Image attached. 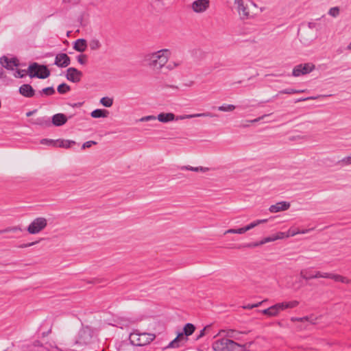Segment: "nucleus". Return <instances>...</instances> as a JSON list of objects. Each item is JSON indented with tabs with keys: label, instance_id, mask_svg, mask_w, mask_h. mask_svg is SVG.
Returning <instances> with one entry per match:
<instances>
[{
	"label": "nucleus",
	"instance_id": "nucleus-7",
	"mask_svg": "<svg viewBox=\"0 0 351 351\" xmlns=\"http://www.w3.org/2000/svg\"><path fill=\"white\" fill-rule=\"evenodd\" d=\"M47 226V219L40 217L35 218L27 226V231L30 234H36L42 232Z\"/></svg>",
	"mask_w": 351,
	"mask_h": 351
},
{
	"label": "nucleus",
	"instance_id": "nucleus-24",
	"mask_svg": "<svg viewBox=\"0 0 351 351\" xmlns=\"http://www.w3.org/2000/svg\"><path fill=\"white\" fill-rule=\"evenodd\" d=\"M86 47H87V44H86V40L83 39V38H80V39H77L75 42L73 48L79 52H84L86 50Z\"/></svg>",
	"mask_w": 351,
	"mask_h": 351
},
{
	"label": "nucleus",
	"instance_id": "nucleus-58",
	"mask_svg": "<svg viewBox=\"0 0 351 351\" xmlns=\"http://www.w3.org/2000/svg\"><path fill=\"white\" fill-rule=\"evenodd\" d=\"M348 49L351 50V43L347 47Z\"/></svg>",
	"mask_w": 351,
	"mask_h": 351
},
{
	"label": "nucleus",
	"instance_id": "nucleus-14",
	"mask_svg": "<svg viewBox=\"0 0 351 351\" xmlns=\"http://www.w3.org/2000/svg\"><path fill=\"white\" fill-rule=\"evenodd\" d=\"M70 64V58L66 53H58L56 56L55 64L59 67H66Z\"/></svg>",
	"mask_w": 351,
	"mask_h": 351
},
{
	"label": "nucleus",
	"instance_id": "nucleus-29",
	"mask_svg": "<svg viewBox=\"0 0 351 351\" xmlns=\"http://www.w3.org/2000/svg\"><path fill=\"white\" fill-rule=\"evenodd\" d=\"M23 231L22 228L19 226L7 227L4 229L0 230V234L8 232L19 233Z\"/></svg>",
	"mask_w": 351,
	"mask_h": 351
},
{
	"label": "nucleus",
	"instance_id": "nucleus-53",
	"mask_svg": "<svg viewBox=\"0 0 351 351\" xmlns=\"http://www.w3.org/2000/svg\"><path fill=\"white\" fill-rule=\"evenodd\" d=\"M35 112H36V110H33V111L27 112L26 113V116H27V117H30V116H32V115Z\"/></svg>",
	"mask_w": 351,
	"mask_h": 351
},
{
	"label": "nucleus",
	"instance_id": "nucleus-3",
	"mask_svg": "<svg viewBox=\"0 0 351 351\" xmlns=\"http://www.w3.org/2000/svg\"><path fill=\"white\" fill-rule=\"evenodd\" d=\"M195 330L193 324L188 323L183 328V332L178 334L177 337L171 341L167 348H177L188 341L187 337L191 335Z\"/></svg>",
	"mask_w": 351,
	"mask_h": 351
},
{
	"label": "nucleus",
	"instance_id": "nucleus-47",
	"mask_svg": "<svg viewBox=\"0 0 351 351\" xmlns=\"http://www.w3.org/2000/svg\"><path fill=\"white\" fill-rule=\"evenodd\" d=\"M309 231V230H291V229H289L287 232H292V233H294V236L296 235V234H306Z\"/></svg>",
	"mask_w": 351,
	"mask_h": 351
},
{
	"label": "nucleus",
	"instance_id": "nucleus-46",
	"mask_svg": "<svg viewBox=\"0 0 351 351\" xmlns=\"http://www.w3.org/2000/svg\"><path fill=\"white\" fill-rule=\"evenodd\" d=\"M27 73V71H25V70H18L15 73H14V77H23L25 74Z\"/></svg>",
	"mask_w": 351,
	"mask_h": 351
},
{
	"label": "nucleus",
	"instance_id": "nucleus-18",
	"mask_svg": "<svg viewBox=\"0 0 351 351\" xmlns=\"http://www.w3.org/2000/svg\"><path fill=\"white\" fill-rule=\"evenodd\" d=\"M235 3L237 5L238 12L243 19H247L250 16L247 8L244 5L243 0H235Z\"/></svg>",
	"mask_w": 351,
	"mask_h": 351
},
{
	"label": "nucleus",
	"instance_id": "nucleus-9",
	"mask_svg": "<svg viewBox=\"0 0 351 351\" xmlns=\"http://www.w3.org/2000/svg\"><path fill=\"white\" fill-rule=\"evenodd\" d=\"M91 340V332L88 328H82L80 330L76 343L80 345L88 344Z\"/></svg>",
	"mask_w": 351,
	"mask_h": 351
},
{
	"label": "nucleus",
	"instance_id": "nucleus-45",
	"mask_svg": "<svg viewBox=\"0 0 351 351\" xmlns=\"http://www.w3.org/2000/svg\"><path fill=\"white\" fill-rule=\"evenodd\" d=\"M180 65V63L179 62H171L167 66V69L169 70H173L175 68L178 67Z\"/></svg>",
	"mask_w": 351,
	"mask_h": 351
},
{
	"label": "nucleus",
	"instance_id": "nucleus-39",
	"mask_svg": "<svg viewBox=\"0 0 351 351\" xmlns=\"http://www.w3.org/2000/svg\"><path fill=\"white\" fill-rule=\"evenodd\" d=\"M55 143H56V140L48 139V138H43L40 140V144L47 145V146L54 147Z\"/></svg>",
	"mask_w": 351,
	"mask_h": 351
},
{
	"label": "nucleus",
	"instance_id": "nucleus-31",
	"mask_svg": "<svg viewBox=\"0 0 351 351\" xmlns=\"http://www.w3.org/2000/svg\"><path fill=\"white\" fill-rule=\"evenodd\" d=\"M181 169H186V170L196 171V172H198V171L206 172V171H208V168H207V167H193L191 166L182 167Z\"/></svg>",
	"mask_w": 351,
	"mask_h": 351
},
{
	"label": "nucleus",
	"instance_id": "nucleus-25",
	"mask_svg": "<svg viewBox=\"0 0 351 351\" xmlns=\"http://www.w3.org/2000/svg\"><path fill=\"white\" fill-rule=\"evenodd\" d=\"M276 241V239H275V237H274V234L272 236L264 238L263 239H262L259 242L252 243L247 244V247H258L259 245H263V244H265L266 243L272 242V241Z\"/></svg>",
	"mask_w": 351,
	"mask_h": 351
},
{
	"label": "nucleus",
	"instance_id": "nucleus-15",
	"mask_svg": "<svg viewBox=\"0 0 351 351\" xmlns=\"http://www.w3.org/2000/svg\"><path fill=\"white\" fill-rule=\"evenodd\" d=\"M290 204L287 202H280L276 204L270 206L269 210L270 213H276L280 211H285L289 208Z\"/></svg>",
	"mask_w": 351,
	"mask_h": 351
},
{
	"label": "nucleus",
	"instance_id": "nucleus-44",
	"mask_svg": "<svg viewBox=\"0 0 351 351\" xmlns=\"http://www.w3.org/2000/svg\"><path fill=\"white\" fill-rule=\"evenodd\" d=\"M77 61L81 64H85L87 62V57L86 55L82 54L77 56Z\"/></svg>",
	"mask_w": 351,
	"mask_h": 351
},
{
	"label": "nucleus",
	"instance_id": "nucleus-12",
	"mask_svg": "<svg viewBox=\"0 0 351 351\" xmlns=\"http://www.w3.org/2000/svg\"><path fill=\"white\" fill-rule=\"evenodd\" d=\"M209 6V0H196L192 4V8L195 12H203Z\"/></svg>",
	"mask_w": 351,
	"mask_h": 351
},
{
	"label": "nucleus",
	"instance_id": "nucleus-17",
	"mask_svg": "<svg viewBox=\"0 0 351 351\" xmlns=\"http://www.w3.org/2000/svg\"><path fill=\"white\" fill-rule=\"evenodd\" d=\"M17 60L16 58L9 59L5 56H3L1 58L0 62L1 65L10 70H13L14 67L18 66Z\"/></svg>",
	"mask_w": 351,
	"mask_h": 351
},
{
	"label": "nucleus",
	"instance_id": "nucleus-56",
	"mask_svg": "<svg viewBox=\"0 0 351 351\" xmlns=\"http://www.w3.org/2000/svg\"><path fill=\"white\" fill-rule=\"evenodd\" d=\"M4 77V74L3 71H0V78H2Z\"/></svg>",
	"mask_w": 351,
	"mask_h": 351
},
{
	"label": "nucleus",
	"instance_id": "nucleus-21",
	"mask_svg": "<svg viewBox=\"0 0 351 351\" xmlns=\"http://www.w3.org/2000/svg\"><path fill=\"white\" fill-rule=\"evenodd\" d=\"M29 123L31 124L37 125L42 127H49L51 125L50 121L44 117L32 119L29 120Z\"/></svg>",
	"mask_w": 351,
	"mask_h": 351
},
{
	"label": "nucleus",
	"instance_id": "nucleus-26",
	"mask_svg": "<svg viewBox=\"0 0 351 351\" xmlns=\"http://www.w3.org/2000/svg\"><path fill=\"white\" fill-rule=\"evenodd\" d=\"M267 219H257L256 221H254L249 223L248 225L243 227L244 230V232L245 233L247 231L253 229L254 228L256 227L257 226L267 222Z\"/></svg>",
	"mask_w": 351,
	"mask_h": 351
},
{
	"label": "nucleus",
	"instance_id": "nucleus-32",
	"mask_svg": "<svg viewBox=\"0 0 351 351\" xmlns=\"http://www.w3.org/2000/svg\"><path fill=\"white\" fill-rule=\"evenodd\" d=\"M274 237H275V239L276 241L278 239H283L285 238H289L290 237H294V233L288 232H279L276 233V234H274Z\"/></svg>",
	"mask_w": 351,
	"mask_h": 351
},
{
	"label": "nucleus",
	"instance_id": "nucleus-38",
	"mask_svg": "<svg viewBox=\"0 0 351 351\" xmlns=\"http://www.w3.org/2000/svg\"><path fill=\"white\" fill-rule=\"evenodd\" d=\"M244 230L242 228H238V229H228L225 232H224V234H244Z\"/></svg>",
	"mask_w": 351,
	"mask_h": 351
},
{
	"label": "nucleus",
	"instance_id": "nucleus-55",
	"mask_svg": "<svg viewBox=\"0 0 351 351\" xmlns=\"http://www.w3.org/2000/svg\"><path fill=\"white\" fill-rule=\"evenodd\" d=\"M265 301V300H263V301L259 302H258V303L253 304H254V308L259 306H260L263 302H264Z\"/></svg>",
	"mask_w": 351,
	"mask_h": 351
},
{
	"label": "nucleus",
	"instance_id": "nucleus-23",
	"mask_svg": "<svg viewBox=\"0 0 351 351\" xmlns=\"http://www.w3.org/2000/svg\"><path fill=\"white\" fill-rule=\"evenodd\" d=\"M156 119L160 122L167 123V122L175 120V114L171 112H168V113L162 112V113H160L157 116Z\"/></svg>",
	"mask_w": 351,
	"mask_h": 351
},
{
	"label": "nucleus",
	"instance_id": "nucleus-8",
	"mask_svg": "<svg viewBox=\"0 0 351 351\" xmlns=\"http://www.w3.org/2000/svg\"><path fill=\"white\" fill-rule=\"evenodd\" d=\"M315 69L314 64L311 63H306L304 64H299L295 66L293 69L292 75L294 77H299L302 75H306L311 72Z\"/></svg>",
	"mask_w": 351,
	"mask_h": 351
},
{
	"label": "nucleus",
	"instance_id": "nucleus-41",
	"mask_svg": "<svg viewBox=\"0 0 351 351\" xmlns=\"http://www.w3.org/2000/svg\"><path fill=\"white\" fill-rule=\"evenodd\" d=\"M291 322H310V317H291Z\"/></svg>",
	"mask_w": 351,
	"mask_h": 351
},
{
	"label": "nucleus",
	"instance_id": "nucleus-43",
	"mask_svg": "<svg viewBox=\"0 0 351 351\" xmlns=\"http://www.w3.org/2000/svg\"><path fill=\"white\" fill-rule=\"evenodd\" d=\"M156 117L154 115H148L145 117H143L139 119V121L141 122H145V121H153L156 120Z\"/></svg>",
	"mask_w": 351,
	"mask_h": 351
},
{
	"label": "nucleus",
	"instance_id": "nucleus-28",
	"mask_svg": "<svg viewBox=\"0 0 351 351\" xmlns=\"http://www.w3.org/2000/svg\"><path fill=\"white\" fill-rule=\"evenodd\" d=\"M56 143H55L54 147L69 148L71 144H75L74 141L62 139L56 140Z\"/></svg>",
	"mask_w": 351,
	"mask_h": 351
},
{
	"label": "nucleus",
	"instance_id": "nucleus-33",
	"mask_svg": "<svg viewBox=\"0 0 351 351\" xmlns=\"http://www.w3.org/2000/svg\"><path fill=\"white\" fill-rule=\"evenodd\" d=\"M236 108L232 104H223L218 107V110L221 112H232Z\"/></svg>",
	"mask_w": 351,
	"mask_h": 351
},
{
	"label": "nucleus",
	"instance_id": "nucleus-52",
	"mask_svg": "<svg viewBox=\"0 0 351 351\" xmlns=\"http://www.w3.org/2000/svg\"><path fill=\"white\" fill-rule=\"evenodd\" d=\"M243 308L247 309H252L254 308V304H248L247 306H243Z\"/></svg>",
	"mask_w": 351,
	"mask_h": 351
},
{
	"label": "nucleus",
	"instance_id": "nucleus-6",
	"mask_svg": "<svg viewBox=\"0 0 351 351\" xmlns=\"http://www.w3.org/2000/svg\"><path fill=\"white\" fill-rule=\"evenodd\" d=\"M27 73L30 77H38L45 79L50 75V71L45 65H40L38 63L30 64L27 69Z\"/></svg>",
	"mask_w": 351,
	"mask_h": 351
},
{
	"label": "nucleus",
	"instance_id": "nucleus-34",
	"mask_svg": "<svg viewBox=\"0 0 351 351\" xmlns=\"http://www.w3.org/2000/svg\"><path fill=\"white\" fill-rule=\"evenodd\" d=\"M89 47L91 50H97L101 47V43L97 39H92L89 42Z\"/></svg>",
	"mask_w": 351,
	"mask_h": 351
},
{
	"label": "nucleus",
	"instance_id": "nucleus-35",
	"mask_svg": "<svg viewBox=\"0 0 351 351\" xmlns=\"http://www.w3.org/2000/svg\"><path fill=\"white\" fill-rule=\"evenodd\" d=\"M57 90L59 93L64 94L70 90V86L65 83H62L58 86Z\"/></svg>",
	"mask_w": 351,
	"mask_h": 351
},
{
	"label": "nucleus",
	"instance_id": "nucleus-11",
	"mask_svg": "<svg viewBox=\"0 0 351 351\" xmlns=\"http://www.w3.org/2000/svg\"><path fill=\"white\" fill-rule=\"evenodd\" d=\"M82 73L77 69L70 67L66 70V77L68 80L76 83L79 82L82 78Z\"/></svg>",
	"mask_w": 351,
	"mask_h": 351
},
{
	"label": "nucleus",
	"instance_id": "nucleus-37",
	"mask_svg": "<svg viewBox=\"0 0 351 351\" xmlns=\"http://www.w3.org/2000/svg\"><path fill=\"white\" fill-rule=\"evenodd\" d=\"M338 163L342 166L351 165V155L343 158Z\"/></svg>",
	"mask_w": 351,
	"mask_h": 351
},
{
	"label": "nucleus",
	"instance_id": "nucleus-19",
	"mask_svg": "<svg viewBox=\"0 0 351 351\" xmlns=\"http://www.w3.org/2000/svg\"><path fill=\"white\" fill-rule=\"evenodd\" d=\"M67 117L62 113L56 114L52 117L51 123L55 126H61L66 123Z\"/></svg>",
	"mask_w": 351,
	"mask_h": 351
},
{
	"label": "nucleus",
	"instance_id": "nucleus-40",
	"mask_svg": "<svg viewBox=\"0 0 351 351\" xmlns=\"http://www.w3.org/2000/svg\"><path fill=\"white\" fill-rule=\"evenodd\" d=\"M55 93V90L53 87H47L43 88L40 93L45 95H51Z\"/></svg>",
	"mask_w": 351,
	"mask_h": 351
},
{
	"label": "nucleus",
	"instance_id": "nucleus-49",
	"mask_svg": "<svg viewBox=\"0 0 351 351\" xmlns=\"http://www.w3.org/2000/svg\"><path fill=\"white\" fill-rule=\"evenodd\" d=\"M95 144H96V142H95V141H87L83 144L82 148L85 149L86 147H91L92 145H95Z\"/></svg>",
	"mask_w": 351,
	"mask_h": 351
},
{
	"label": "nucleus",
	"instance_id": "nucleus-20",
	"mask_svg": "<svg viewBox=\"0 0 351 351\" xmlns=\"http://www.w3.org/2000/svg\"><path fill=\"white\" fill-rule=\"evenodd\" d=\"M19 93L25 97H32L34 95V90L29 84H23L19 88Z\"/></svg>",
	"mask_w": 351,
	"mask_h": 351
},
{
	"label": "nucleus",
	"instance_id": "nucleus-1",
	"mask_svg": "<svg viewBox=\"0 0 351 351\" xmlns=\"http://www.w3.org/2000/svg\"><path fill=\"white\" fill-rule=\"evenodd\" d=\"M171 56L170 49H162L146 53L143 56V62L153 71L160 72L166 66Z\"/></svg>",
	"mask_w": 351,
	"mask_h": 351
},
{
	"label": "nucleus",
	"instance_id": "nucleus-27",
	"mask_svg": "<svg viewBox=\"0 0 351 351\" xmlns=\"http://www.w3.org/2000/svg\"><path fill=\"white\" fill-rule=\"evenodd\" d=\"M108 114L106 110L96 109L91 112L90 115L93 118H106L108 117Z\"/></svg>",
	"mask_w": 351,
	"mask_h": 351
},
{
	"label": "nucleus",
	"instance_id": "nucleus-10",
	"mask_svg": "<svg viewBox=\"0 0 351 351\" xmlns=\"http://www.w3.org/2000/svg\"><path fill=\"white\" fill-rule=\"evenodd\" d=\"M242 333V332L234 329H221L219 330L218 333L214 337V338L223 335L228 339L240 340V337H239V335Z\"/></svg>",
	"mask_w": 351,
	"mask_h": 351
},
{
	"label": "nucleus",
	"instance_id": "nucleus-51",
	"mask_svg": "<svg viewBox=\"0 0 351 351\" xmlns=\"http://www.w3.org/2000/svg\"><path fill=\"white\" fill-rule=\"evenodd\" d=\"M267 114L263 115V116H261V117H258V118H257V119H254V120H251L250 122H251V123L258 122V121H261V120L263 119H264V117H267Z\"/></svg>",
	"mask_w": 351,
	"mask_h": 351
},
{
	"label": "nucleus",
	"instance_id": "nucleus-22",
	"mask_svg": "<svg viewBox=\"0 0 351 351\" xmlns=\"http://www.w3.org/2000/svg\"><path fill=\"white\" fill-rule=\"evenodd\" d=\"M317 276H323V278H330V279L333 280L335 282H340L341 283H344L346 281L345 276H343L339 274H332V273L324 272V275H319L318 274V275Z\"/></svg>",
	"mask_w": 351,
	"mask_h": 351
},
{
	"label": "nucleus",
	"instance_id": "nucleus-48",
	"mask_svg": "<svg viewBox=\"0 0 351 351\" xmlns=\"http://www.w3.org/2000/svg\"><path fill=\"white\" fill-rule=\"evenodd\" d=\"M40 241H33V242H31V243H24V244H22L19 246V247L21 248H25V247H32L33 245H35L36 244H38L39 243Z\"/></svg>",
	"mask_w": 351,
	"mask_h": 351
},
{
	"label": "nucleus",
	"instance_id": "nucleus-59",
	"mask_svg": "<svg viewBox=\"0 0 351 351\" xmlns=\"http://www.w3.org/2000/svg\"><path fill=\"white\" fill-rule=\"evenodd\" d=\"M193 84V82H190L189 84H188L189 86H191Z\"/></svg>",
	"mask_w": 351,
	"mask_h": 351
},
{
	"label": "nucleus",
	"instance_id": "nucleus-50",
	"mask_svg": "<svg viewBox=\"0 0 351 351\" xmlns=\"http://www.w3.org/2000/svg\"><path fill=\"white\" fill-rule=\"evenodd\" d=\"M209 327V326H206L204 327L201 331L199 335L197 336V339H199L202 337H204L206 334V330Z\"/></svg>",
	"mask_w": 351,
	"mask_h": 351
},
{
	"label": "nucleus",
	"instance_id": "nucleus-13",
	"mask_svg": "<svg viewBox=\"0 0 351 351\" xmlns=\"http://www.w3.org/2000/svg\"><path fill=\"white\" fill-rule=\"evenodd\" d=\"M217 117V115L215 114H213L211 112H203V113H197V114H184L180 116H175V120H184L188 119H192L195 117Z\"/></svg>",
	"mask_w": 351,
	"mask_h": 351
},
{
	"label": "nucleus",
	"instance_id": "nucleus-5",
	"mask_svg": "<svg viewBox=\"0 0 351 351\" xmlns=\"http://www.w3.org/2000/svg\"><path fill=\"white\" fill-rule=\"evenodd\" d=\"M156 338L153 333L134 332L130 335V341L135 346H144Z\"/></svg>",
	"mask_w": 351,
	"mask_h": 351
},
{
	"label": "nucleus",
	"instance_id": "nucleus-54",
	"mask_svg": "<svg viewBox=\"0 0 351 351\" xmlns=\"http://www.w3.org/2000/svg\"><path fill=\"white\" fill-rule=\"evenodd\" d=\"M345 280L346 281H345L344 284H348V285L350 284L351 285V279H349V278L346 277Z\"/></svg>",
	"mask_w": 351,
	"mask_h": 351
},
{
	"label": "nucleus",
	"instance_id": "nucleus-4",
	"mask_svg": "<svg viewBox=\"0 0 351 351\" xmlns=\"http://www.w3.org/2000/svg\"><path fill=\"white\" fill-rule=\"evenodd\" d=\"M237 348H245V345L226 337L216 340L212 344L214 351H234Z\"/></svg>",
	"mask_w": 351,
	"mask_h": 351
},
{
	"label": "nucleus",
	"instance_id": "nucleus-30",
	"mask_svg": "<svg viewBox=\"0 0 351 351\" xmlns=\"http://www.w3.org/2000/svg\"><path fill=\"white\" fill-rule=\"evenodd\" d=\"M100 104L107 108H110L113 104V99L108 97H104L100 99Z\"/></svg>",
	"mask_w": 351,
	"mask_h": 351
},
{
	"label": "nucleus",
	"instance_id": "nucleus-36",
	"mask_svg": "<svg viewBox=\"0 0 351 351\" xmlns=\"http://www.w3.org/2000/svg\"><path fill=\"white\" fill-rule=\"evenodd\" d=\"M301 92H303V90H295L293 88H287V89L280 90L278 92V94L291 95V94L298 93H301Z\"/></svg>",
	"mask_w": 351,
	"mask_h": 351
},
{
	"label": "nucleus",
	"instance_id": "nucleus-42",
	"mask_svg": "<svg viewBox=\"0 0 351 351\" xmlns=\"http://www.w3.org/2000/svg\"><path fill=\"white\" fill-rule=\"evenodd\" d=\"M339 14V10L338 8L335 7L332 8L329 10V14L333 17H336Z\"/></svg>",
	"mask_w": 351,
	"mask_h": 351
},
{
	"label": "nucleus",
	"instance_id": "nucleus-2",
	"mask_svg": "<svg viewBox=\"0 0 351 351\" xmlns=\"http://www.w3.org/2000/svg\"><path fill=\"white\" fill-rule=\"evenodd\" d=\"M299 304L300 302L298 300L278 302L266 309L262 310L261 313L268 317H277L281 311L288 308H295Z\"/></svg>",
	"mask_w": 351,
	"mask_h": 351
},
{
	"label": "nucleus",
	"instance_id": "nucleus-57",
	"mask_svg": "<svg viewBox=\"0 0 351 351\" xmlns=\"http://www.w3.org/2000/svg\"><path fill=\"white\" fill-rule=\"evenodd\" d=\"M308 98H304V99H298L297 101H305L306 99H308Z\"/></svg>",
	"mask_w": 351,
	"mask_h": 351
},
{
	"label": "nucleus",
	"instance_id": "nucleus-16",
	"mask_svg": "<svg viewBox=\"0 0 351 351\" xmlns=\"http://www.w3.org/2000/svg\"><path fill=\"white\" fill-rule=\"evenodd\" d=\"M318 274L319 275H324V272H321L319 271H315L313 274H308L307 269H302L300 272V277L305 280H310L320 278H323V276H317Z\"/></svg>",
	"mask_w": 351,
	"mask_h": 351
}]
</instances>
